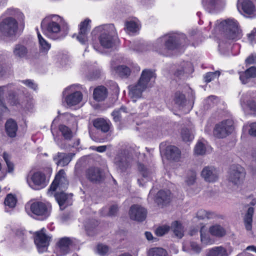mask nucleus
Listing matches in <instances>:
<instances>
[{
	"instance_id": "obj_1",
	"label": "nucleus",
	"mask_w": 256,
	"mask_h": 256,
	"mask_svg": "<svg viewBox=\"0 0 256 256\" xmlns=\"http://www.w3.org/2000/svg\"><path fill=\"white\" fill-rule=\"evenodd\" d=\"M186 36L184 34L166 35L158 38L154 42V50L158 54L168 56L171 51L178 48L186 43Z\"/></svg>"
},
{
	"instance_id": "obj_2",
	"label": "nucleus",
	"mask_w": 256,
	"mask_h": 256,
	"mask_svg": "<svg viewBox=\"0 0 256 256\" xmlns=\"http://www.w3.org/2000/svg\"><path fill=\"white\" fill-rule=\"evenodd\" d=\"M216 26L223 35L226 42L237 40L242 36L241 30L240 29L237 21L234 19H227L219 22L216 21Z\"/></svg>"
},
{
	"instance_id": "obj_3",
	"label": "nucleus",
	"mask_w": 256,
	"mask_h": 256,
	"mask_svg": "<svg viewBox=\"0 0 256 256\" xmlns=\"http://www.w3.org/2000/svg\"><path fill=\"white\" fill-rule=\"evenodd\" d=\"M61 18L57 15L48 16L41 22V28L44 34L53 40H58L64 36L61 34L60 22Z\"/></svg>"
},
{
	"instance_id": "obj_4",
	"label": "nucleus",
	"mask_w": 256,
	"mask_h": 256,
	"mask_svg": "<svg viewBox=\"0 0 256 256\" xmlns=\"http://www.w3.org/2000/svg\"><path fill=\"white\" fill-rule=\"evenodd\" d=\"M100 32L99 41L101 46L106 48H109L114 44V37L116 35V30L113 24H106L96 28L93 32Z\"/></svg>"
},
{
	"instance_id": "obj_5",
	"label": "nucleus",
	"mask_w": 256,
	"mask_h": 256,
	"mask_svg": "<svg viewBox=\"0 0 256 256\" xmlns=\"http://www.w3.org/2000/svg\"><path fill=\"white\" fill-rule=\"evenodd\" d=\"M246 174V170L241 166L232 165L230 169L228 180L235 185L240 186L243 183Z\"/></svg>"
},
{
	"instance_id": "obj_6",
	"label": "nucleus",
	"mask_w": 256,
	"mask_h": 256,
	"mask_svg": "<svg viewBox=\"0 0 256 256\" xmlns=\"http://www.w3.org/2000/svg\"><path fill=\"white\" fill-rule=\"evenodd\" d=\"M18 28V23L12 18H7L0 23V32L5 36L11 37L15 36Z\"/></svg>"
},
{
	"instance_id": "obj_7",
	"label": "nucleus",
	"mask_w": 256,
	"mask_h": 256,
	"mask_svg": "<svg viewBox=\"0 0 256 256\" xmlns=\"http://www.w3.org/2000/svg\"><path fill=\"white\" fill-rule=\"evenodd\" d=\"M234 130L233 120L228 119L222 120L216 125L214 134L216 138H222L230 134Z\"/></svg>"
},
{
	"instance_id": "obj_8",
	"label": "nucleus",
	"mask_w": 256,
	"mask_h": 256,
	"mask_svg": "<svg viewBox=\"0 0 256 256\" xmlns=\"http://www.w3.org/2000/svg\"><path fill=\"white\" fill-rule=\"evenodd\" d=\"M26 182L30 188L34 190L43 188L47 184L46 176L40 172L28 174Z\"/></svg>"
},
{
	"instance_id": "obj_9",
	"label": "nucleus",
	"mask_w": 256,
	"mask_h": 256,
	"mask_svg": "<svg viewBox=\"0 0 256 256\" xmlns=\"http://www.w3.org/2000/svg\"><path fill=\"white\" fill-rule=\"evenodd\" d=\"M68 184V181L66 178V174L64 170H60L56 174L55 178L48 191V194L51 196L52 192L56 191L58 188L62 191L65 190Z\"/></svg>"
},
{
	"instance_id": "obj_10",
	"label": "nucleus",
	"mask_w": 256,
	"mask_h": 256,
	"mask_svg": "<svg viewBox=\"0 0 256 256\" xmlns=\"http://www.w3.org/2000/svg\"><path fill=\"white\" fill-rule=\"evenodd\" d=\"M30 207L31 212L34 214L41 216L42 220L46 219L50 215L51 206L50 204L36 202L31 204Z\"/></svg>"
},
{
	"instance_id": "obj_11",
	"label": "nucleus",
	"mask_w": 256,
	"mask_h": 256,
	"mask_svg": "<svg viewBox=\"0 0 256 256\" xmlns=\"http://www.w3.org/2000/svg\"><path fill=\"white\" fill-rule=\"evenodd\" d=\"M46 230L42 228L40 231L35 233L34 243L39 252H43L46 250L49 245L50 238L45 234Z\"/></svg>"
},
{
	"instance_id": "obj_12",
	"label": "nucleus",
	"mask_w": 256,
	"mask_h": 256,
	"mask_svg": "<svg viewBox=\"0 0 256 256\" xmlns=\"http://www.w3.org/2000/svg\"><path fill=\"white\" fill-rule=\"evenodd\" d=\"M146 210L138 204L132 206L129 210L130 219L138 222L144 221L146 218Z\"/></svg>"
},
{
	"instance_id": "obj_13",
	"label": "nucleus",
	"mask_w": 256,
	"mask_h": 256,
	"mask_svg": "<svg viewBox=\"0 0 256 256\" xmlns=\"http://www.w3.org/2000/svg\"><path fill=\"white\" fill-rule=\"evenodd\" d=\"M114 163L120 172H124L130 166V158L127 152L124 151L118 154L114 159Z\"/></svg>"
},
{
	"instance_id": "obj_14",
	"label": "nucleus",
	"mask_w": 256,
	"mask_h": 256,
	"mask_svg": "<svg viewBox=\"0 0 256 256\" xmlns=\"http://www.w3.org/2000/svg\"><path fill=\"white\" fill-rule=\"evenodd\" d=\"M75 155L74 153L58 152L53 157V160L58 166H65L68 164Z\"/></svg>"
},
{
	"instance_id": "obj_15",
	"label": "nucleus",
	"mask_w": 256,
	"mask_h": 256,
	"mask_svg": "<svg viewBox=\"0 0 256 256\" xmlns=\"http://www.w3.org/2000/svg\"><path fill=\"white\" fill-rule=\"evenodd\" d=\"M201 176L208 182H214L218 178L217 170L212 166H205L201 172Z\"/></svg>"
},
{
	"instance_id": "obj_16",
	"label": "nucleus",
	"mask_w": 256,
	"mask_h": 256,
	"mask_svg": "<svg viewBox=\"0 0 256 256\" xmlns=\"http://www.w3.org/2000/svg\"><path fill=\"white\" fill-rule=\"evenodd\" d=\"M72 244V240L68 238H61L58 243L57 252L60 256H64L70 252V246Z\"/></svg>"
},
{
	"instance_id": "obj_17",
	"label": "nucleus",
	"mask_w": 256,
	"mask_h": 256,
	"mask_svg": "<svg viewBox=\"0 0 256 256\" xmlns=\"http://www.w3.org/2000/svg\"><path fill=\"white\" fill-rule=\"evenodd\" d=\"M146 88L144 86L138 82L134 85L129 86V95L133 99V101L135 102L136 98H140L142 96V92Z\"/></svg>"
},
{
	"instance_id": "obj_18",
	"label": "nucleus",
	"mask_w": 256,
	"mask_h": 256,
	"mask_svg": "<svg viewBox=\"0 0 256 256\" xmlns=\"http://www.w3.org/2000/svg\"><path fill=\"white\" fill-rule=\"evenodd\" d=\"M90 22V20L86 19L82 22L80 25V32L76 38L82 44H84L87 40V34L90 29L89 27Z\"/></svg>"
},
{
	"instance_id": "obj_19",
	"label": "nucleus",
	"mask_w": 256,
	"mask_h": 256,
	"mask_svg": "<svg viewBox=\"0 0 256 256\" xmlns=\"http://www.w3.org/2000/svg\"><path fill=\"white\" fill-rule=\"evenodd\" d=\"M155 78L156 74L152 70L146 69L142 72L138 82L148 88L150 86V81Z\"/></svg>"
},
{
	"instance_id": "obj_20",
	"label": "nucleus",
	"mask_w": 256,
	"mask_h": 256,
	"mask_svg": "<svg viewBox=\"0 0 256 256\" xmlns=\"http://www.w3.org/2000/svg\"><path fill=\"white\" fill-rule=\"evenodd\" d=\"M86 178L91 182H98L102 180V172L99 168H90L86 172Z\"/></svg>"
},
{
	"instance_id": "obj_21",
	"label": "nucleus",
	"mask_w": 256,
	"mask_h": 256,
	"mask_svg": "<svg viewBox=\"0 0 256 256\" xmlns=\"http://www.w3.org/2000/svg\"><path fill=\"white\" fill-rule=\"evenodd\" d=\"M12 53L15 58L20 60L27 58L28 50L24 45L18 44L14 46Z\"/></svg>"
},
{
	"instance_id": "obj_22",
	"label": "nucleus",
	"mask_w": 256,
	"mask_h": 256,
	"mask_svg": "<svg viewBox=\"0 0 256 256\" xmlns=\"http://www.w3.org/2000/svg\"><path fill=\"white\" fill-rule=\"evenodd\" d=\"M82 94L80 91L68 94L64 98V101L68 106H71L78 104L82 99Z\"/></svg>"
},
{
	"instance_id": "obj_23",
	"label": "nucleus",
	"mask_w": 256,
	"mask_h": 256,
	"mask_svg": "<svg viewBox=\"0 0 256 256\" xmlns=\"http://www.w3.org/2000/svg\"><path fill=\"white\" fill-rule=\"evenodd\" d=\"M171 199V192L169 190H160L156 194V202L158 205H164L170 202Z\"/></svg>"
},
{
	"instance_id": "obj_24",
	"label": "nucleus",
	"mask_w": 256,
	"mask_h": 256,
	"mask_svg": "<svg viewBox=\"0 0 256 256\" xmlns=\"http://www.w3.org/2000/svg\"><path fill=\"white\" fill-rule=\"evenodd\" d=\"M238 10L242 9L244 13L248 14H252L255 11V6L250 0H238Z\"/></svg>"
},
{
	"instance_id": "obj_25",
	"label": "nucleus",
	"mask_w": 256,
	"mask_h": 256,
	"mask_svg": "<svg viewBox=\"0 0 256 256\" xmlns=\"http://www.w3.org/2000/svg\"><path fill=\"white\" fill-rule=\"evenodd\" d=\"M230 252L222 246L213 247L208 250L206 256H228Z\"/></svg>"
},
{
	"instance_id": "obj_26",
	"label": "nucleus",
	"mask_w": 256,
	"mask_h": 256,
	"mask_svg": "<svg viewBox=\"0 0 256 256\" xmlns=\"http://www.w3.org/2000/svg\"><path fill=\"white\" fill-rule=\"evenodd\" d=\"M166 155L168 159L178 162L180 160L181 152L177 147L170 146L166 148Z\"/></svg>"
},
{
	"instance_id": "obj_27",
	"label": "nucleus",
	"mask_w": 256,
	"mask_h": 256,
	"mask_svg": "<svg viewBox=\"0 0 256 256\" xmlns=\"http://www.w3.org/2000/svg\"><path fill=\"white\" fill-rule=\"evenodd\" d=\"M94 99L98 102L104 100L108 96V91L104 86H99L94 90L93 92Z\"/></svg>"
},
{
	"instance_id": "obj_28",
	"label": "nucleus",
	"mask_w": 256,
	"mask_h": 256,
	"mask_svg": "<svg viewBox=\"0 0 256 256\" xmlns=\"http://www.w3.org/2000/svg\"><path fill=\"white\" fill-rule=\"evenodd\" d=\"M5 127L6 132L9 136L11 138L16 136L18 130V126L14 120L12 119L8 120L6 122Z\"/></svg>"
},
{
	"instance_id": "obj_29",
	"label": "nucleus",
	"mask_w": 256,
	"mask_h": 256,
	"mask_svg": "<svg viewBox=\"0 0 256 256\" xmlns=\"http://www.w3.org/2000/svg\"><path fill=\"white\" fill-rule=\"evenodd\" d=\"M93 125L96 129L100 130L104 132H108L110 128V122L101 118L94 120Z\"/></svg>"
},
{
	"instance_id": "obj_30",
	"label": "nucleus",
	"mask_w": 256,
	"mask_h": 256,
	"mask_svg": "<svg viewBox=\"0 0 256 256\" xmlns=\"http://www.w3.org/2000/svg\"><path fill=\"white\" fill-rule=\"evenodd\" d=\"M210 233L216 238H222L226 234V230L222 226L218 224H214L209 228Z\"/></svg>"
},
{
	"instance_id": "obj_31",
	"label": "nucleus",
	"mask_w": 256,
	"mask_h": 256,
	"mask_svg": "<svg viewBox=\"0 0 256 256\" xmlns=\"http://www.w3.org/2000/svg\"><path fill=\"white\" fill-rule=\"evenodd\" d=\"M193 71L192 64L190 62H183L180 67L178 68L174 72V75L180 78L184 74H190Z\"/></svg>"
},
{
	"instance_id": "obj_32",
	"label": "nucleus",
	"mask_w": 256,
	"mask_h": 256,
	"mask_svg": "<svg viewBox=\"0 0 256 256\" xmlns=\"http://www.w3.org/2000/svg\"><path fill=\"white\" fill-rule=\"evenodd\" d=\"M254 212V208L250 207L244 217V223L247 230H250L252 228V216Z\"/></svg>"
},
{
	"instance_id": "obj_33",
	"label": "nucleus",
	"mask_w": 256,
	"mask_h": 256,
	"mask_svg": "<svg viewBox=\"0 0 256 256\" xmlns=\"http://www.w3.org/2000/svg\"><path fill=\"white\" fill-rule=\"evenodd\" d=\"M54 197L58 204L61 210L64 209L66 206V203L68 200V195L64 192H56L54 194Z\"/></svg>"
},
{
	"instance_id": "obj_34",
	"label": "nucleus",
	"mask_w": 256,
	"mask_h": 256,
	"mask_svg": "<svg viewBox=\"0 0 256 256\" xmlns=\"http://www.w3.org/2000/svg\"><path fill=\"white\" fill-rule=\"evenodd\" d=\"M172 228L174 235L178 238H180L184 236V229L181 224L178 221H175L172 224Z\"/></svg>"
},
{
	"instance_id": "obj_35",
	"label": "nucleus",
	"mask_w": 256,
	"mask_h": 256,
	"mask_svg": "<svg viewBox=\"0 0 256 256\" xmlns=\"http://www.w3.org/2000/svg\"><path fill=\"white\" fill-rule=\"evenodd\" d=\"M116 72L121 77L127 78L130 74V68L124 65H120L116 67L114 69Z\"/></svg>"
},
{
	"instance_id": "obj_36",
	"label": "nucleus",
	"mask_w": 256,
	"mask_h": 256,
	"mask_svg": "<svg viewBox=\"0 0 256 256\" xmlns=\"http://www.w3.org/2000/svg\"><path fill=\"white\" fill-rule=\"evenodd\" d=\"M181 138L184 142H189L193 140L194 135L188 129L184 128L181 131Z\"/></svg>"
},
{
	"instance_id": "obj_37",
	"label": "nucleus",
	"mask_w": 256,
	"mask_h": 256,
	"mask_svg": "<svg viewBox=\"0 0 256 256\" xmlns=\"http://www.w3.org/2000/svg\"><path fill=\"white\" fill-rule=\"evenodd\" d=\"M166 251L162 248H150L148 253V256H166Z\"/></svg>"
},
{
	"instance_id": "obj_38",
	"label": "nucleus",
	"mask_w": 256,
	"mask_h": 256,
	"mask_svg": "<svg viewBox=\"0 0 256 256\" xmlns=\"http://www.w3.org/2000/svg\"><path fill=\"white\" fill-rule=\"evenodd\" d=\"M174 100L175 104L179 107H183L186 102L185 96L179 92H178L175 94Z\"/></svg>"
},
{
	"instance_id": "obj_39",
	"label": "nucleus",
	"mask_w": 256,
	"mask_h": 256,
	"mask_svg": "<svg viewBox=\"0 0 256 256\" xmlns=\"http://www.w3.org/2000/svg\"><path fill=\"white\" fill-rule=\"evenodd\" d=\"M8 102L12 106H23L22 96H18L14 94H10L8 96Z\"/></svg>"
},
{
	"instance_id": "obj_40",
	"label": "nucleus",
	"mask_w": 256,
	"mask_h": 256,
	"mask_svg": "<svg viewBox=\"0 0 256 256\" xmlns=\"http://www.w3.org/2000/svg\"><path fill=\"white\" fill-rule=\"evenodd\" d=\"M126 108L124 106H122L120 108L115 110L112 114L113 118L116 122H120L122 117V112L126 113Z\"/></svg>"
},
{
	"instance_id": "obj_41",
	"label": "nucleus",
	"mask_w": 256,
	"mask_h": 256,
	"mask_svg": "<svg viewBox=\"0 0 256 256\" xmlns=\"http://www.w3.org/2000/svg\"><path fill=\"white\" fill-rule=\"evenodd\" d=\"M59 130L62 132L66 140H70L72 138V131L68 127L64 125H60L59 126Z\"/></svg>"
},
{
	"instance_id": "obj_42",
	"label": "nucleus",
	"mask_w": 256,
	"mask_h": 256,
	"mask_svg": "<svg viewBox=\"0 0 256 256\" xmlns=\"http://www.w3.org/2000/svg\"><path fill=\"white\" fill-rule=\"evenodd\" d=\"M16 203V198L12 194H8L4 200V204L6 206H9L10 208H13L15 206Z\"/></svg>"
},
{
	"instance_id": "obj_43",
	"label": "nucleus",
	"mask_w": 256,
	"mask_h": 256,
	"mask_svg": "<svg viewBox=\"0 0 256 256\" xmlns=\"http://www.w3.org/2000/svg\"><path fill=\"white\" fill-rule=\"evenodd\" d=\"M40 50L41 52L46 54L50 48L51 45L45 39L38 42Z\"/></svg>"
},
{
	"instance_id": "obj_44",
	"label": "nucleus",
	"mask_w": 256,
	"mask_h": 256,
	"mask_svg": "<svg viewBox=\"0 0 256 256\" xmlns=\"http://www.w3.org/2000/svg\"><path fill=\"white\" fill-rule=\"evenodd\" d=\"M214 214L212 212H207L204 210H200L197 212V217L199 219H210L214 217Z\"/></svg>"
},
{
	"instance_id": "obj_45",
	"label": "nucleus",
	"mask_w": 256,
	"mask_h": 256,
	"mask_svg": "<svg viewBox=\"0 0 256 256\" xmlns=\"http://www.w3.org/2000/svg\"><path fill=\"white\" fill-rule=\"evenodd\" d=\"M7 90L8 88L6 86H0V108L4 111L7 110V108L5 105L4 100V92Z\"/></svg>"
},
{
	"instance_id": "obj_46",
	"label": "nucleus",
	"mask_w": 256,
	"mask_h": 256,
	"mask_svg": "<svg viewBox=\"0 0 256 256\" xmlns=\"http://www.w3.org/2000/svg\"><path fill=\"white\" fill-rule=\"evenodd\" d=\"M194 154L196 155H203L206 152V147L202 142H198L194 149Z\"/></svg>"
},
{
	"instance_id": "obj_47",
	"label": "nucleus",
	"mask_w": 256,
	"mask_h": 256,
	"mask_svg": "<svg viewBox=\"0 0 256 256\" xmlns=\"http://www.w3.org/2000/svg\"><path fill=\"white\" fill-rule=\"evenodd\" d=\"M220 74V72L218 70L216 71L215 72H207L204 76V80L206 83L210 82L216 77V75L219 76Z\"/></svg>"
},
{
	"instance_id": "obj_48",
	"label": "nucleus",
	"mask_w": 256,
	"mask_h": 256,
	"mask_svg": "<svg viewBox=\"0 0 256 256\" xmlns=\"http://www.w3.org/2000/svg\"><path fill=\"white\" fill-rule=\"evenodd\" d=\"M126 30L129 32H134L138 29V24L133 21L128 22L126 24Z\"/></svg>"
},
{
	"instance_id": "obj_49",
	"label": "nucleus",
	"mask_w": 256,
	"mask_h": 256,
	"mask_svg": "<svg viewBox=\"0 0 256 256\" xmlns=\"http://www.w3.org/2000/svg\"><path fill=\"white\" fill-rule=\"evenodd\" d=\"M138 169L144 178H146L150 176L151 172L144 164H139Z\"/></svg>"
},
{
	"instance_id": "obj_50",
	"label": "nucleus",
	"mask_w": 256,
	"mask_h": 256,
	"mask_svg": "<svg viewBox=\"0 0 256 256\" xmlns=\"http://www.w3.org/2000/svg\"><path fill=\"white\" fill-rule=\"evenodd\" d=\"M240 79L243 84H246L248 82L249 79L250 78V74L247 72V70L244 72H240L239 73Z\"/></svg>"
},
{
	"instance_id": "obj_51",
	"label": "nucleus",
	"mask_w": 256,
	"mask_h": 256,
	"mask_svg": "<svg viewBox=\"0 0 256 256\" xmlns=\"http://www.w3.org/2000/svg\"><path fill=\"white\" fill-rule=\"evenodd\" d=\"M3 158L4 160V161L6 162L8 172H12L14 170V164H13L10 160L9 158V156L8 154L6 152H4L3 154Z\"/></svg>"
},
{
	"instance_id": "obj_52",
	"label": "nucleus",
	"mask_w": 256,
	"mask_h": 256,
	"mask_svg": "<svg viewBox=\"0 0 256 256\" xmlns=\"http://www.w3.org/2000/svg\"><path fill=\"white\" fill-rule=\"evenodd\" d=\"M169 230L170 227L168 226H160L156 230V234L158 236H162L167 233Z\"/></svg>"
},
{
	"instance_id": "obj_53",
	"label": "nucleus",
	"mask_w": 256,
	"mask_h": 256,
	"mask_svg": "<svg viewBox=\"0 0 256 256\" xmlns=\"http://www.w3.org/2000/svg\"><path fill=\"white\" fill-rule=\"evenodd\" d=\"M196 178V173L194 171H191L186 178V182L188 185H192L195 182Z\"/></svg>"
},
{
	"instance_id": "obj_54",
	"label": "nucleus",
	"mask_w": 256,
	"mask_h": 256,
	"mask_svg": "<svg viewBox=\"0 0 256 256\" xmlns=\"http://www.w3.org/2000/svg\"><path fill=\"white\" fill-rule=\"evenodd\" d=\"M21 82L26 86L34 90H36L37 88V84L36 83H34L33 80H22Z\"/></svg>"
},
{
	"instance_id": "obj_55",
	"label": "nucleus",
	"mask_w": 256,
	"mask_h": 256,
	"mask_svg": "<svg viewBox=\"0 0 256 256\" xmlns=\"http://www.w3.org/2000/svg\"><path fill=\"white\" fill-rule=\"evenodd\" d=\"M246 66L256 64V54H252L245 60Z\"/></svg>"
},
{
	"instance_id": "obj_56",
	"label": "nucleus",
	"mask_w": 256,
	"mask_h": 256,
	"mask_svg": "<svg viewBox=\"0 0 256 256\" xmlns=\"http://www.w3.org/2000/svg\"><path fill=\"white\" fill-rule=\"evenodd\" d=\"M205 230H206L205 226H202L200 228V238H201V241L202 242H204V244H207L208 240V238L207 236L205 234V232H204Z\"/></svg>"
},
{
	"instance_id": "obj_57",
	"label": "nucleus",
	"mask_w": 256,
	"mask_h": 256,
	"mask_svg": "<svg viewBox=\"0 0 256 256\" xmlns=\"http://www.w3.org/2000/svg\"><path fill=\"white\" fill-rule=\"evenodd\" d=\"M97 250L98 254L104 255L108 251V248L106 245L100 244L98 246Z\"/></svg>"
},
{
	"instance_id": "obj_58",
	"label": "nucleus",
	"mask_w": 256,
	"mask_h": 256,
	"mask_svg": "<svg viewBox=\"0 0 256 256\" xmlns=\"http://www.w3.org/2000/svg\"><path fill=\"white\" fill-rule=\"evenodd\" d=\"M248 37L251 42H255L256 40V28H254L250 33L248 34Z\"/></svg>"
},
{
	"instance_id": "obj_59",
	"label": "nucleus",
	"mask_w": 256,
	"mask_h": 256,
	"mask_svg": "<svg viewBox=\"0 0 256 256\" xmlns=\"http://www.w3.org/2000/svg\"><path fill=\"white\" fill-rule=\"evenodd\" d=\"M250 128L248 130V133L250 135L256 136V122H254L250 124Z\"/></svg>"
},
{
	"instance_id": "obj_60",
	"label": "nucleus",
	"mask_w": 256,
	"mask_h": 256,
	"mask_svg": "<svg viewBox=\"0 0 256 256\" xmlns=\"http://www.w3.org/2000/svg\"><path fill=\"white\" fill-rule=\"evenodd\" d=\"M190 246L192 250L196 253H199L201 250L200 246L194 242H191Z\"/></svg>"
},
{
	"instance_id": "obj_61",
	"label": "nucleus",
	"mask_w": 256,
	"mask_h": 256,
	"mask_svg": "<svg viewBox=\"0 0 256 256\" xmlns=\"http://www.w3.org/2000/svg\"><path fill=\"white\" fill-rule=\"evenodd\" d=\"M247 72H248L250 78L256 77V67L251 66L247 69Z\"/></svg>"
},
{
	"instance_id": "obj_62",
	"label": "nucleus",
	"mask_w": 256,
	"mask_h": 256,
	"mask_svg": "<svg viewBox=\"0 0 256 256\" xmlns=\"http://www.w3.org/2000/svg\"><path fill=\"white\" fill-rule=\"evenodd\" d=\"M91 148L93 150H95L100 152H102L106 150V146H92Z\"/></svg>"
},
{
	"instance_id": "obj_63",
	"label": "nucleus",
	"mask_w": 256,
	"mask_h": 256,
	"mask_svg": "<svg viewBox=\"0 0 256 256\" xmlns=\"http://www.w3.org/2000/svg\"><path fill=\"white\" fill-rule=\"evenodd\" d=\"M118 210V208L116 205H113L110 206L108 212L110 216H114L117 212Z\"/></svg>"
},
{
	"instance_id": "obj_64",
	"label": "nucleus",
	"mask_w": 256,
	"mask_h": 256,
	"mask_svg": "<svg viewBox=\"0 0 256 256\" xmlns=\"http://www.w3.org/2000/svg\"><path fill=\"white\" fill-rule=\"evenodd\" d=\"M216 0H202V4L204 6H206L207 4L210 5L211 6H213Z\"/></svg>"
}]
</instances>
